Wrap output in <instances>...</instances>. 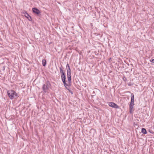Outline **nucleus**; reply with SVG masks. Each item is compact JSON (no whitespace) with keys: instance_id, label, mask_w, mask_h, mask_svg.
Wrapping results in <instances>:
<instances>
[{"instance_id":"1","label":"nucleus","mask_w":154,"mask_h":154,"mask_svg":"<svg viewBox=\"0 0 154 154\" xmlns=\"http://www.w3.org/2000/svg\"><path fill=\"white\" fill-rule=\"evenodd\" d=\"M7 93L9 97L11 100L14 99L17 95L16 92L12 90L8 91Z\"/></svg>"},{"instance_id":"2","label":"nucleus","mask_w":154,"mask_h":154,"mask_svg":"<svg viewBox=\"0 0 154 154\" xmlns=\"http://www.w3.org/2000/svg\"><path fill=\"white\" fill-rule=\"evenodd\" d=\"M51 85L50 82L47 81L46 82V85L44 84L43 85L42 89V90L45 93H46L48 89L50 88H51Z\"/></svg>"},{"instance_id":"3","label":"nucleus","mask_w":154,"mask_h":154,"mask_svg":"<svg viewBox=\"0 0 154 154\" xmlns=\"http://www.w3.org/2000/svg\"><path fill=\"white\" fill-rule=\"evenodd\" d=\"M61 76L62 81L63 83V85L67 89L69 90V89L67 87V86H68V85H67V84L66 83V77L65 75V73L61 74Z\"/></svg>"},{"instance_id":"4","label":"nucleus","mask_w":154,"mask_h":154,"mask_svg":"<svg viewBox=\"0 0 154 154\" xmlns=\"http://www.w3.org/2000/svg\"><path fill=\"white\" fill-rule=\"evenodd\" d=\"M32 11L35 14L39 16L41 15V12L40 11L36 8H32Z\"/></svg>"},{"instance_id":"5","label":"nucleus","mask_w":154,"mask_h":154,"mask_svg":"<svg viewBox=\"0 0 154 154\" xmlns=\"http://www.w3.org/2000/svg\"><path fill=\"white\" fill-rule=\"evenodd\" d=\"M108 105L109 106L111 107L112 108L118 109L119 108V106L113 102H110L108 103Z\"/></svg>"},{"instance_id":"6","label":"nucleus","mask_w":154,"mask_h":154,"mask_svg":"<svg viewBox=\"0 0 154 154\" xmlns=\"http://www.w3.org/2000/svg\"><path fill=\"white\" fill-rule=\"evenodd\" d=\"M67 77L68 79V84L67 85H68V86H71V73L70 74H67Z\"/></svg>"},{"instance_id":"7","label":"nucleus","mask_w":154,"mask_h":154,"mask_svg":"<svg viewBox=\"0 0 154 154\" xmlns=\"http://www.w3.org/2000/svg\"><path fill=\"white\" fill-rule=\"evenodd\" d=\"M131 101L130 104V105H134V96L133 93H131Z\"/></svg>"},{"instance_id":"8","label":"nucleus","mask_w":154,"mask_h":154,"mask_svg":"<svg viewBox=\"0 0 154 154\" xmlns=\"http://www.w3.org/2000/svg\"><path fill=\"white\" fill-rule=\"evenodd\" d=\"M66 68L67 71V74L71 73V69L68 63L66 64Z\"/></svg>"},{"instance_id":"9","label":"nucleus","mask_w":154,"mask_h":154,"mask_svg":"<svg viewBox=\"0 0 154 154\" xmlns=\"http://www.w3.org/2000/svg\"><path fill=\"white\" fill-rule=\"evenodd\" d=\"M59 69H60V72L61 74H63V73H65V72L63 70V66L62 65H61V66L60 67Z\"/></svg>"},{"instance_id":"10","label":"nucleus","mask_w":154,"mask_h":154,"mask_svg":"<svg viewBox=\"0 0 154 154\" xmlns=\"http://www.w3.org/2000/svg\"><path fill=\"white\" fill-rule=\"evenodd\" d=\"M134 105H129V112L130 113H132V110L133 108Z\"/></svg>"},{"instance_id":"11","label":"nucleus","mask_w":154,"mask_h":154,"mask_svg":"<svg viewBox=\"0 0 154 154\" xmlns=\"http://www.w3.org/2000/svg\"><path fill=\"white\" fill-rule=\"evenodd\" d=\"M24 15L26 17L28 18V19H29V17H30V19H31V17L29 15V14L27 13L26 12L25 13H24Z\"/></svg>"},{"instance_id":"12","label":"nucleus","mask_w":154,"mask_h":154,"mask_svg":"<svg viewBox=\"0 0 154 154\" xmlns=\"http://www.w3.org/2000/svg\"><path fill=\"white\" fill-rule=\"evenodd\" d=\"M42 63L43 66H45L46 64V60L43 59L42 61Z\"/></svg>"},{"instance_id":"13","label":"nucleus","mask_w":154,"mask_h":154,"mask_svg":"<svg viewBox=\"0 0 154 154\" xmlns=\"http://www.w3.org/2000/svg\"><path fill=\"white\" fill-rule=\"evenodd\" d=\"M141 132L144 134H146L147 133L146 129L144 128H142Z\"/></svg>"},{"instance_id":"14","label":"nucleus","mask_w":154,"mask_h":154,"mask_svg":"<svg viewBox=\"0 0 154 154\" xmlns=\"http://www.w3.org/2000/svg\"><path fill=\"white\" fill-rule=\"evenodd\" d=\"M123 80L125 81H126L127 80V79H126V78L125 77H123Z\"/></svg>"},{"instance_id":"15","label":"nucleus","mask_w":154,"mask_h":154,"mask_svg":"<svg viewBox=\"0 0 154 154\" xmlns=\"http://www.w3.org/2000/svg\"><path fill=\"white\" fill-rule=\"evenodd\" d=\"M150 61L151 62L154 63V59H152L151 60H150Z\"/></svg>"},{"instance_id":"16","label":"nucleus","mask_w":154,"mask_h":154,"mask_svg":"<svg viewBox=\"0 0 154 154\" xmlns=\"http://www.w3.org/2000/svg\"><path fill=\"white\" fill-rule=\"evenodd\" d=\"M3 69L4 70L5 69V66H4L3 67Z\"/></svg>"},{"instance_id":"17","label":"nucleus","mask_w":154,"mask_h":154,"mask_svg":"<svg viewBox=\"0 0 154 154\" xmlns=\"http://www.w3.org/2000/svg\"><path fill=\"white\" fill-rule=\"evenodd\" d=\"M69 91L72 93V91Z\"/></svg>"},{"instance_id":"18","label":"nucleus","mask_w":154,"mask_h":154,"mask_svg":"<svg viewBox=\"0 0 154 154\" xmlns=\"http://www.w3.org/2000/svg\"><path fill=\"white\" fill-rule=\"evenodd\" d=\"M29 20V21H32V20Z\"/></svg>"}]
</instances>
